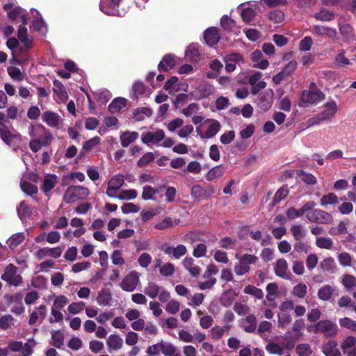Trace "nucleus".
Instances as JSON below:
<instances>
[{"instance_id": "60", "label": "nucleus", "mask_w": 356, "mask_h": 356, "mask_svg": "<svg viewBox=\"0 0 356 356\" xmlns=\"http://www.w3.org/2000/svg\"><path fill=\"white\" fill-rule=\"evenodd\" d=\"M268 16V19L275 23H280L284 18V13L280 10H275L269 13Z\"/></svg>"}, {"instance_id": "6", "label": "nucleus", "mask_w": 356, "mask_h": 356, "mask_svg": "<svg viewBox=\"0 0 356 356\" xmlns=\"http://www.w3.org/2000/svg\"><path fill=\"white\" fill-rule=\"evenodd\" d=\"M215 188L213 186L202 187L201 185L195 184L192 186L191 195L193 198L197 201L208 200L215 193Z\"/></svg>"}, {"instance_id": "11", "label": "nucleus", "mask_w": 356, "mask_h": 356, "mask_svg": "<svg viewBox=\"0 0 356 356\" xmlns=\"http://www.w3.org/2000/svg\"><path fill=\"white\" fill-rule=\"evenodd\" d=\"M273 96L274 92L272 89L266 90L259 94L258 105L262 111H267L271 107Z\"/></svg>"}, {"instance_id": "2", "label": "nucleus", "mask_w": 356, "mask_h": 356, "mask_svg": "<svg viewBox=\"0 0 356 356\" xmlns=\"http://www.w3.org/2000/svg\"><path fill=\"white\" fill-rule=\"evenodd\" d=\"M314 333L323 334L326 337H332L338 332L337 325L330 320H320L314 327Z\"/></svg>"}, {"instance_id": "3", "label": "nucleus", "mask_w": 356, "mask_h": 356, "mask_svg": "<svg viewBox=\"0 0 356 356\" xmlns=\"http://www.w3.org/2000/svg\"><path fill=\"white\" fill-rule=\"evenodd\" d=\"M89 194L87 188L81 186H71L66 190L63 200L66 203L74 202L76 200L83 198Z\"/></svg>"}, {"instance_id": "35", "label": "nucleus", "mask_w": 356, "mask_h": 356, "mask_svg": "<svg viewBox=\"0 0 356 356\" xmlns=\"http://www.w3.org/2000/svg\"><path fill=\"white\" fill-rule=\"evenodd\" d=\"M134 118L136 121H142L145 117H150L152 115V110L148 107L137 108L133 112Z\"/></svg>"}, {"instance_id": "46", "label": "nucleus", "mask_w": 356, "mask_h": 356, "mask_svg": "<svg viewBox=\"0 0 356 356\" xmlns=\"http://www.w3.org/2000/svg\"><path fill=\"white\" fill-rule=\"evenodd\" d=\"M124 183V176L122 175H117L112 177L108 181V186L113 189L120 190Z\"/></svg>"}, {"instance_id": "55", "label": "nucleus", "mask_w": 356, "mask_h": 356, "mask_svg": "<svg viewBox=\"0 0 356 356\" xmlns=\"http://www.w3.org/2000/svg\"><path fill=\"white\" fill-rule=\"evenodd\" d=\"M321 266L323 271L332 273L335 268V262L332 257H327L323 260Z\"/></svg>"}, {"instance_id": "47", "label": "nucleus", "mask_w": 356, "mask_h": 356, "mask_svg": "<svg viewBox=\"0 0 356 356\" xmlns=\"http://www.w3.org/2000/svg\"><path fill=\"white\" fill-rule=\"evenodd\" d=\"M99 142L100 138L98 136L93 137L91 139L86 141L83 145L82 149L80 152V156L83 155L84 152H88L91 150L95 146L98 145Z\"/></svg>"}, {"instance_id": "45", "label": "nucleus", "mask_w": 356, "mask_h": 356, "mask_svg": "<svg viewBox=\"0 0 356 356\" xmlns=\"http://www.w3.org/2000/svg\"><path fill=\"white\" fill-rule=\"evenodd\" d=\"M321 205L326 207L329 204H335L338 203V197L334 193H330L323 195L320 201Z\"/></svg>"}, {"instance_id": "14", "label": "nucleus", "mask_w": 356, "mask_h": 356, "mask_svg": "<svg viewBox=\"0 0 356 356\" xmlns=\"http://www.w3.org/2000/svg\"><path fill=\"white\" fill-rule=\"evenodd\" d=\"M257 322L254 314H250L239 321L240 327L248 333L254 332L257 329Z\"/></svg>"}, {"instance_id": "29", "label": "nucleus", "mask_w": 356, "mask_h": 356, "mask_svg": "<svg viewBox=\"0 0 356 356\" xmlns=\"http://www.w3.org/2000/svg\"><path fill=\"white\" fill-rule=\"evenodd\" d=\"M0 137L6 145H11L13 139L16 137V135L10 132L6 124H1L0 126Z\"/></svg>"}, {"instance_id": "57", "label": "nucleus", "mask_w": 356, "mask_h": 356, "mask_svg": "<svg viewBox=\"0 0 356 356\" xmlns=\"http://www.w3.org/2000/svg\"><path fill=\"white\" fill-rule=\"evenodd\" d=\"M307 286L305 284L299 283L293 287L292 293L294 296L303 298L307 293Z\"/></svg>"}, {"instance_id": "40", "label": "nucleus", "mask_w": 356, "mask_h": 356, "mask_svg": "<svg viewBox=\"0 0 356 356\" xmlns=\"http://www.w3.org/2000/svg\"><path fill=\"white\" fill-rule=\"evenodd\" d=\"M20 188L22 191L28 195H33L36 194L38 191V188L36 185L27 181H21Z\"/></svg>"}, {"instance_id": "64", "label": "nucleus", "mask_w": 356, "mask_h": 356, "mask_svg": "<svg viewBox=\"0 0 356 356\" xmlns=\"http://www.w3.org/2000/svg\"><path fill=\"white\" fill-rule=\"evenodd\" d=\"M155 156L152 152H147L137 162L138 167H144L148 165L154 159Z\"/></svg>"}, {"instance_id": "27", "label": "nucleus", "mask_w": 356, "mask_h": 356, "mask_svg": "<svg viewBox=\"0 0 356 356\" xmlns=\"http://www.w3.org/2000/svg\"><path fill=\"white\" fill-rule=\"evenodd\" d=\"M127 105V99L123 97L114 99L108 105V111L111 113H116Z\"/></svg>"}, {"instance_id": "15", "label": "nucleus", "mask_w": 356, "mask_h": 356, "mask_svg": "<svg viewBox=\"0 0 356 356\" xmlns=\"http://www.w3.org/2000/svg\"><path fill=\"white\" fill-rule=\"evenodd\" d=\"M275 273L277 276L284 280L291 278V274L288 272V264L286 259H279L275 266Z\"/></svg>"}, {"instance_id": "62", "label": "nucleus", "mask_w": 356, "mask_h": 356, "mask_svg": "<svg viewBox=\"0 0 356 356\" xmlns=\"http://www.w3.org/2000/svg\"><path fill=\"white\" fill-rule=\"evenodd\" d=\"M220 25L223 29L231 31L236 26V23L234 19L225 15L220 19Z\"/></svg>"}, {"instance_id": "56", "label": "nucleus", "mask_w": 356, "mask_h": 356, "mask_svg": "<svg viewBox=\"0 0 356 356\" xmlns=\"http://www.w3.org/2000/svg\"><path fill=\"white\" fill-rule=\"evenodd\" d=\"M290 232L292 234L295 241H300L305 236L304 232H302V227L300 225H295L291 226L290 228Z\"/></svg>"}, {"instance_id": "38", "label": "nucleus", "mask_w": 356, "mask_h": 356, "mask_svg": "<svg viewBox=\"0 0 356 356\" xmlns=\"http://www.w3.org/2000/svg\"><path fill=\"white\" fill-rule=\"evenodd\" d=\"M314 17L320 21L329 22L334 18V15L332 12L327 9H321L314 15Z\"/></svg>"}, {"instance_id": "10", "label": "nucleus", "mask_w": 356, "mask_h": 356, "mask_svg": "<svg viewBox=\"0 0 356 356\" xmlns=\"http://www.w3.org/2000/svg\"><path fill=\"white\" fill-rule=\"evenodd\" d=\"M161 250L165 254L170 257L179 259L186 254L187 249L183 244H179L176 247L170 246L164 244L161 247Z\"/></svg>"}, {"instance_id": "1", "label": "nucleus", "mask_w": 356, "mask_h": 356, "mask_svg": "<svg viewBox=\"0 0 356 356\" xmlns=\"http://www.w3.org/2000/svg\"><path fill=\"white\" fill-rule=\"evenodd\" d=\"M236 258L238 259V262L234 265V270L237 275H243L250 270V265L255 264L258 261V257L254 254H243L241 257L238 254Z\"/></svg>"}, {"instance_id": "17", "label": "nucleus", "mask_w": 356, "mask_h": 356, "mask_svg": "<svg viewBox=\"0 0 356 356\" xmlns=\"http://www.w3.org/2000/svg\"><path fill=\"white\" fill-rule=\"evenodd\" d=\"M47 315V307L45 305H41L38 307H35V310L30 314L29 324L33 325L40 318L42 321Z\"/></svg>"}, {"instance_id": "12", "label": "nucleus", "mask_w": 356, "mask_h": 356, "mask_svg": "<svg viewBox=\"0 0 356 356\" xmlns=\"http://www.w3.org/2000/svg\"><path fill=\"white\" fill-rule=\"evenodd\" d=\"M64 250V247L62 248L60 246H57L53 248H40L36 252H35V257L38 259H43L45 256L48 255L52 258L58 259L59 258Z\"/></svg>"}, {"instance_id": "34", "label": "nucleus", "mask_w": 356, "mask_h": 356, "mask_svg": "<svg viewBox=\"0 0 356 356\" xmlns=\"http://www.w3.org/2000/svg\"><path fill=\"white\" fill-rule=\"evenodd\" d=\"M145 92V87L143 82L136 81L132 86V94L130 97L133 100H138L140 96Z\"/></svg>"}, {"instance_id": "58", "label": "nucleus", "mask_w": 356, "mask_h": 356, "mask_svg": "<svg viewBox=\"0 0 356 356\" xmlns=\"http://www.w3.org/2000/svg\"><path fill=\"white\" fill-rule=\"evenodd\" d=\"M199 92L200 93L199 98H205L210 96L214 92V88L211 85L205 84L200 86Z\"/></svg>"}, {"instance_id": "53", "label": "nucleus", "mask_w": 356, "mask_h": 356, "mask_svg": "<svg viewBox=\"0 0 356 356\" xmlns=\"http://www.w3.org/2000/svg\"><path fill=\"white\" fill-rule=\"evenodd\" d=\"M339 323L341 327L356 332V321L349 317H343L339 319Z\"/></svg>"}, {"instance_id": "7", "label": "nucleus", "mask_w": 356, "mask_h": 356, "mask_svg": "<svg viewBox=\"0 0 356 356\" xmlns=\"http://www.w3.org/2000/svg\"><path fill=\"white\" fill-rule=\"evenodd\" d=\"M325 95L322 91L303 90L301 94L299 105L303 106L305 105L313 104L325 99Z\"/></svg>"}, {"instance_id": "9", "label": "nucleus", "mask_w": 356, "mask_h": 356, "mask_svg": "<svg viewBox=\"0 0 356 356\" xmlns=\"http://www.w3.org/2000/svg\"><path fill=\"white\" fill-rule=\"evenodd\" d=\"M122 0H101L100 10L108 15H119L118 7Z\"/></svg>"}, {"instance_id": "24", "label": "nucleus", "mask_w": 356, "mask_h": 356, "mask_svg": "<svg viewBox=\"0 0 356 356\" xmlns=\"http://www.w3.org/2000/svg\"><path fill=\"white\" fill-rule=\"evenodd\" d=\"M112 300V293L110 289L106 287L101 289L97 297V302L99 305H109Z\"/></svg>"}, {"instance_id": "33", "label": "nucleus", "mask_w": 356, "mask_h": 356, "mask_svg": "<svg viewBox=\"0 0 356 356\" xmlns=\"http://www.w3.org/2000/svg\"><path fill=\"white\" fill-rule=\"evenodd\" d=\"M236 294L232 289H229L224 292L220 298V303L223 307H229L235 300Z\"/></svg>"}, {"instance_id": "4", "label": "nucleus", "mask_w": 356, "mask_h": 356, "mask_svg": "<svg viewBox=\"0 0 356 356\" xmlns=\"http://www.w3.org/2000/svg\"><path fill=\"white\" fill-rule=\"evenodd\" d=\"M325 108L312 120L313 123H320L324 120H331L338 111V106L336 102L331 101L325 104Z\"/></svg>"}, {"instance_id": "28", "label": "nucleus", "mask_w": 356, "mask_h": 356, "mask_svg": "<svg viewBox=\"0 0 356 356\" xmlns=\"http://www.w3.org/2000/svg\"><path fill=\"white\" fill-rule=\"evenodd\" d=\"M42 119L44 122L51 127H57L59 122V115L52 111H45L42 114Z\"/></svg>"}, {"instance_id": "52", "label": "nucleus", "mask_w": 356, "mask_h": 356, "mask_svg": "<svg viewBox=\"0 0 356 356\" xmlns=\"http://www.w3.org/2000/svg\"><path fill=\"white\" fill-rule=\"evenodd\" d=\"M316 245L319 248L330 250L333 245V241L330 238L318 237L316 238Z\"/></svg>"}, {"instance_id": "13", "label": "nucleus", "mask_w": 356, "mask_h": 356, "mask_svg": "<svg viewBox=\"0 0 356 356\" xmlns=\"http://www.w3.org/2000/svg\"><path fill=\"white\" fill-rule=\"evenodd\" d=\"M165 138V132L162 129H157L154 133L146 132L142 135L141 140L143 143L149 145L150 143L158 144Z\"/></svg>"}, {"instance_id": "59", "label": "nucleus", "mask_w": 356, "mask_h": 356, "mask_svg": "<svg viewBox=\"0 0 356 356\" xmlns=\"http://www.w3.org/2000/svg\"><path fill=\"white\" fill-rule=\"evenodd\" d=\"M161 351L165 356H173L176 354V347L171 343H161Z\"/></svg>"}, {"instance_id": "32", "label": "nucleus", "mask_w": 356, "mask_h": 356, "mask_svg": "<svg viewBox=\"0 0 356 356\" xmlns=\"http://www.w3.org/2000/svg\"><path fill=\"white\" fill-rule=\"evenodd\" d=\"M297 175L301 178V180L307 185H315L317 184L316 177L312 173L307 172L303 170H298L296 172Z\"/></svg>"}, {"instance_id": "37", "label": "nucleus", "mask_w": 356, "mask_h": 356, "mask_svg": "<svg viewBox=\"0 0 356 356\" xmlns=\"http://www.w3.org/2000/svg\"><path fill=\"white\" fill-rule=\"evenodd\" d=\"M334 293V289L330 285L323 286L318 291L319 299L327 301L329 300Z\"/></svg>"}, {"instance_id": "19", "label": "nucleus", "mask_w": 356, "mask_h": 356, "mask_svg": "<svg viewBox=\"0 0 356 356\" xmlns=\"http://www.w3.org/2000/svg\"><path fill=\"white\" fill-rule=\"evenodd\" d=\"M337 346V343L334 340H330L322 346V352L325 356H341Z\"/></svg>"}, {"instance_id": "36", "label": "nucleus", "mask_w": 356, "mask_h": 356, "mask_svg": "<svg viewBox=\"0 0 356 356\" xmlns=\"http://www.w3.org/2000/svg\"><path fill=\"white\" fill-rule=\"evenodd\" d=\"M162 287L159 286L157 284L154 282H149L148 284L144 289V293L151 298H156Z\"/></svg>"}, {"instance_id": "43", "label": "nucleus", "mask_w": 356, "mask_h": 356, "mask_svg": "<svg viewBox=\"0 0 356 356\" xmlns=\"http://www.w3.org/2000/svg\"><path fill=\"white\" fill-rule=\"evenodd\" d=\"M356 338L353 336L347 337L341 343V348L343 354H346L350 348H355Z\"/></svg>"}, {"instance_id": "26", "label": "nucleus", "mask_w": 356, "mask_h": 356, "mask_svg": "<svg viewBox=\"0 0 356 356\" xmlns=\"http://www.w3.org/2000/svg\"><path fill=\"white\" fill-rule=\"evenodd\" d=\"M54 83V88L53 91L58 96V97L62 100L65 101L68 98V94L66 91L65 87L64 85L58 80L55 79L53 82Z\"/></svg>"}, {"instance_id": "20", "label": "nucleus", "mask_w": 356, "mask_h": 356, "mask_svg": "<svg viewBox=\"0 0 356 356\" xmlns=\"http://www.w3.org/2000/svg\"><path fill=\"white\" fill-rule=\"evenodd\" d=\"M175 65V61L171 54H166L158 65V70L160 72H168Z\"/></svg>"}, {"instance_id": "54", "label": "nucleus", "mask_w": 356, "mask_h": 356, "mask_svg": "<svg viewBox=\"0 0 356 356\" xmlns=\"http://www.w3.org/2000/svg\"><path fill=\"white\" fill-rule=\"evenodd\" d=\"M159 193V190L151 186H145L143 188L142 198L144 200H152L154 195Z\"/></svg>"}, {"instance_id": "18", "label": "nucleus", "mask_w": 356, "mask_h": 356, "mask_svg": "<svg viewBox=\"0 0 356 356\" xmlns=\"http://www.w3.org/2000/svg\"><path fill=\"white\" fill-rule=\"evenodd\" d=\"M312 33L317 35H326L331 39L335 38L337 35L335 29L321 25L314 26L312 29Z\"/></svg>"}, {"instance_id": "16", "label": "nucleus", "mask_w": 356, "mask_h": 356, "mask_svg": "<svg viewBox=\"0 0 356 356\" xmlns=\"http://www.w3.org/2000/svg\"><path fill=\"white\" fill-rule=\"evenodd\" d=\"M204 38L206 43L212 47L219 42L220 37L218 29L215 27H211L204 31Z\"/></svg>"}, {"instance_id": "61", "label": "nucleus", "mask_w": 356, "mask_h": 356, "mask_svg": "<svg viewBox=\"0 0 356 356\" xmlns=\"http://www.w3.org/2000/svg\"><path fill=\"white\" fill-rule=\"evenodd\" d=\"M313 44V40L310 36H305L299 44V49L302 51H307L311 49Z\"/></svg>"}, {"instance_id": "51", "label": "nucleus", "mask_w": 356, "mask_h": 356, "mask_svg": "<svg viewBox=\"0 0 356 356\" xmlns=\"http://www.w3.org/2000/svg\"><path fill=\"white\" fill-rule=\"evenodd\" d=\"M346 51L343 49L338 50L335 62L340 66L344 67L350 64V60L345 56Z\"/></svg>"}, {"instance_id": "21", "label": "nucleus", "mask_w": 356, "mask_h": 356, "mask_svg": "<svg viewBox=\"0 0 356 356\" xmlns=\"http://www.w3.org/2000/svg\"><path fill=\"white\" fill-rule=\"evenodd\" d=\"M138 133L136 131H124L120 134V139L123 147H127L130 144L136 140L138 138Z\"/></svg>"}, {"instance_id": "41", "label": "nucleus", "mask_w": 356, "mask_h": 356, "mask_svg": "<svg viewBox=\"0 0 356 356\" xmlns=\"http://www.w3.org/2000/svg\"><path fill=\"white\" fill-rule=\"evenodd\" d=\"M341 283L347 291H350L356 286V277L349 274L344 275Z\"/></svg>"}, {"instance_id": "5", "label": "nucleus", "mask_w": 356, "mask_h": 356, "mask_svg": "<svg viewBox=\"0 0 356 356\" xmlns=\"http://www.w3.org/2000/svg\"><path fill=\"white\" fill-rule=\"evenodd\" d=\"M306 218L309 222L318 224H330L333 220V217L330 213L319 209L307 212Z\"/></svg>"}, {"instance_id": "44", "label": "nucleus", "mask_w": 356, "mask_h": 356, "mask_svg": "<svg viewBox=\"0 0 356 356\" xmlns=\"http://www.w3.org/2000/svg\"><path fill=\"white\" fill-rule=\"evenodd\" d=\"M52 346L57 348H60L63 345L64 336L60 330H56L51 332Z\"/></svg>"}, {"instance_id": "50", "label": "nucleus", "mask_w": 356, "mask_h": 356, "mask_svg": "<svg viewBox=\"0 0 356 356\" xmlns=\"http://www.w3.org/2000/svg\"><path fill=\"white\" fill-rule=\"evenodd\" d=\"M266 350L270 354L277 355L279 356H282L284 354L283 348H282L278 343L274 342H269L266 346Z\"/></svg>"}, {"instance_id": "8", "label": "nucleus", "mask_w": 356, "mask_h": 356, "mask_svg": "<svg viewBox=\"0 0 356 356\" xmlns=\"http://www.w3.org/2000/svg\"><path fill=\"white\" fill-rule=\"evenodd\" d=\"M139 282V277L136 272L127 274L122 280L120 286L123 291H134Z\"/></svg>"}, {"instance_id": "30", "label": "nucleus", "mask_w": 356, "mask_h": 356, "mask_svg": "<svg viewBox=\"0 0 356 356\" xmlns=\"http://www.w3.org/2000/svg\"><path fill=\"white\" fill-rule=\"evenodd\" d=\"M224 166L222 164L217 165L212 168L205 175L207 181H211L220 177L224 173Z\"/></svg>"}, {"instance_id": "39", "label": "nucleus", "mask_w": 356, "mask_h": 356, "mask_svg": "<svg viewBox=\"0 0 356 356\" xmlns=\"http://www.w3.org/2000/svg\"><path fill=\"white\" fill-rule=\"evenodd\" d=\"M243 292L246 294L252 296L255 298L261 300L264 298V292L261 289L257 288L254 285L248 284L244 289Z\"/></svg>"}, {"instance_id": "25", "label": "nucleus", "mask_w": 356, "mask_h": 356, "mask_svg": "<svg viewBox=\"0 0 356 356\" xmlns=\"http://www.w3.org/2000/svg\"><path fill=\"white\" fill-rule=\"evenodd\" d=\"M185 56L191 61H198L200 57L198 44L194 43L189 44L186 50Z\"/></svg>"}, {"instance_id": "49", "label": "nucleus", "mask_w": 356, "mask_h": 356, "mask_svg": "<svg viewBox=\"0 0 356 356\" xmlns=\"http://www.w3.org/2000/svg\"><path fill=\"white\" fill-rule=\"evenodd\" d=\"M17 214L21 220H23L30 216L31 210L28 204L24 201L19 203V207L17 208Z\"/></svg>"}, {"instance_id": "63", "label": "nucleus", "mask_w": 356, "mask_h": 356, "mask_svg": "<svg viewBox=\"0 0 356 356\" xmlns=\"http://www.w3.org/2000/svg\"><path fill=\"white\" fill-rule=\"evenodd\" d=\"M14 321L13 317L10 314H7L0 318V328L3 330H8Z\"/></svg>"}, {"instance_id": "31", "label": "nucleus", "mask_w": 356, "mask_h": 356, "mask_svg": "<svg viewBox=\"0 0 356 356\" xmlns=\"http://www.w3.org/2000/svg\"><path fill=\"white\" fill-rule=\"evenodd\" d=\"M289 193L287 185H283L275 193L273 200L271 202V207H275L280 201L285 199Z\"/></svg>"}, {"instance_id": "22", "label": "nucleus", "mask_w": 356, "mask_h": 356, "mask_svg": "<svg viewBox=\"0 0 356 356\" xmlns=\"http://www.w3.org/2000/svg\"><path fill=\"white\" fill-rule=\"evenodd\" d=\"M58 181V177L54 174H49L47 176H45L42 186L41 187L42 191L45 193L47 194L49 192H50L56 186V183Z\"/></svg>"}, {"instance_id": "48", "label": "nucleus", "mask_w": 356, "mask_h": 356, "mask_svg": "<svg viewBox=\"0 0 356 356\" xmlns=\"http://www.w3.org/2000/svg\"><path fill=\"white\" fill-rule=\"evenodd\" d=\"M296 351L299 356H310L313 353L310 345L308 343L298 344Z\"/></svg>"}, {"instance_id": "23", "label": "nucleus", "mask_w": 356, "mask_h": 356, "mask_svg": "<svg viewBox=\"0 0 356 356\" xmlns=\"http://www.w3.org/2000/svg\"><path fill=\"white\" fill-rule=\"evenodd\" d=\"M106 343L111 353V350H118L122 348L123 339L118 334H113L108 337Z\"/></svg>"}, {"instance_id": "42", "label": "nucleus", "mask_w": 356, "mask_h": 356, "mask_svg": "<svg viewBox=\"0 0 356 356\" xmlns=\"http://www.w3.org/2000/svg\"><path fill=\"white\" fill-rule=\"evenodd\" d=\"M25 238V236L23 232H19L12 235L9 238V247L11 249L17 248L21 244Z\"/></svg>"}]
</instances>
